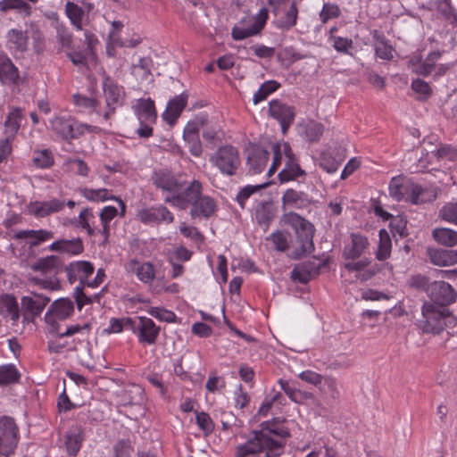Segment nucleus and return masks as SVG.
<instances>
[{
	"instance_id": "nucleus-1",
	"label": "nucleus",
	"mask_w": 457,
	"mask_h": 457,
	"mask_svg": "<svg viewBox=\"0 0 457 457\" xmlns=\"http://www.w3.org/2000/svg\"><path fill=\"white\" fill-rule=\"evenodd\" d=\"M253 437L237 448L236 457H249L264 453L262 457H278L282 454L285 439L289 431L270 422H262L260 430L251 433Z\"/></svg>"
},
{
	"instance_id": "nucleus-2",
	"label": "nucleus",
	"mask_w": 457,
	"mask_h": 457,
	"mask_svg": "<svg viewBox=\"0 0 457 457\" xmlns=\"http://www.w3.org/2000/svg\"><path fill=\"white\" fill-rule=\"evenodd\" d=\"M284 222L290 225L295 231L297 243L300 245L293 253V258L301 259L314 250V228L311 222L295 212L283 216Z\"/></svg>"
},
{
	"instance_id": "nucleus-3",
	"label": "nucleus",
	"mask_w": 457,
	"mask_h": 457,
	"mask_svg": "<svg viewBox=\"0 0 457 457\" xmlns=\"http://www.w3.org/2000/svg\"><path fill=\"white\" fill-rule=\"evenodd\" d=\"M424 319L423 330L427 333L439 334L448 323L453 321V316L446 307L425 303L422 306Z\"/></svg>"
},
{
	"instance_id": "nucleus-4",
	"label": "nucleus",
	"mask_w": 457,
	"mask_h": 457,
	"mask_svg": "<svg viewBox=\"0 0 457 457\" xmlns=\"http://www.w3.org/2000/svg\"><path fill=\"white\" fill-rule=\"evenodd\" d=\"M50 124L52 129L65 140L78 138L86 131L98 133L101 130L96 126L78 123L71 117H55Z\"/></svg>"
},
{
	"instance_id": "nucleus-5",
	"label": "nucleus",
	"mask_w": 457,
	"mask_h": 457,
	"mask_svg": "<svg viewBox=\"0 0 457 457\" xmlns=\"http://www.w3.org/2000/svg\"><path fill=\"white\" fill-rule=\"evenodd\" d=\"M202 191L203 185L199 180L193 179L191 181H187L183 178L182 187H179V189L174 195H167L164 202L181 210H185L190 206L193 202L199 198Z\"/></svg>"
},
{
	"instance_id": "nucleus-6",
	"label": "nucleus",
	"mask_w": 457,
	"mask_h": 457,
	"mask_svg": "<svg viewBox=\"0 0 457 457\" xmlns=\"http://www.w3.org/2000/svg\"><path fill=\"white\" fill-rule=\"evenodd\" d=\"M210 161L227 176H233L240 166L241 160L238 151L232 145L220 147L210 158Z\"/></svg>"
},
{
	"instance_id": "nucleus-7",
	"label": "nucleus",
	"mask_w": 457,
	"mask_h": 457,
	"mask_svg": "<svg viewBox=\"0 0 457 457\" xmlns=\"http://www.w3.org/2000/svg\"><path fill=\"white\" fill-rule=\"evenodd\" d=\"M18 427L13 419H0V454L9 456L13 453L18 444Z\"/></svg>"
},
{
	"instance_id": "nucleus-8",
	"label": "nucleus",
	"mask_w": 457,
	"mask_h": 457,
	"mask_svg": "<svg viewBox=\"0 0 457 457\" xmlns=\"http://www.w3.org/2000/svg\"><path fill=\"white\" fill-rule=\"evenodd\" d=\"M74 310L73 303L70 299L61 298L54 301L45 315V320L51 326L50 333L57 332L58 320H65L71 315Z\"/></svg>"
},
{
	"instance_id": "nucleus-9",
	"label": "nucleus",
	"mask_w": 457,
	"mask_h": 457,
	"mask_svg": "<svg viewBox=\"0 0 457 457\" xmlns=\"http://www.w3.org/2000/svg\"><path fill=\"white\" fill-rule=\"evenodd\" d=\"M269 113L273 119L279 122L283 134L287 133L295 117V107L278 99L272 100L269 103Z\"/></svg>"
},
{
	"instance_id": "nucleus-10",
	"label": "nucleus",
	"mask_w": 457,
	"mask_h": 457,
	"mask_svg": "<svg viewBox=\"0 0 457 457\" xmlns=\"http://www.w3.org/2000/svg\"><path fill=\"white\" fill-rule=\"evenodd\" d=\"M160 330V327L149 318L138 317L137 320H133L132 331L137 335L138 341L142 344H155Z\"/></svg>"
},
{
	"instance_id": "nucleus-11",
	"label": "nucleus",
	"mask_w": 457,
	"mask_h": 457,
	"mask_svg": "<svg viewBox=\"0 0 457 457\" xmlns=\"http://www.w3.org/2000/svg\"><path fill=\"white\" fill-rule=\"evenodd\" d=\"M103 88L105 96L108 111L104 112V118L108 120L116 108L121 104L123 98L122 87L118 86L112 79L105 78L103 82Z\"/></svg>"
},
{
	"instance_id": "nucleus-12",
	"label": "nucleus",
	"mask_w": 457,
	"mask_h": 457,
	"mask_svg": "<svg viewBox=\"0 0 457 457\" xmlns=\"http://www.w3.org/2000/svg\"><path fill=\"white\" fill-rule=\"evenodd\" d=\"M267 19V9L262 8L256 16L250 19L251 25L249 27H235L232 30V37L235 40H242L258 34L263 29Z\"/></svg>"
},
{
	"instance_id": "nucleus-13",
	"label": "nucleus",
	"mask_w": 457,
	"mask_h": 457,
	"mask_svg": "<svg viewBox=\"0 0 457 457\" xmlns=\"http://www.w3.org/2000/svg\"><path fill=\"white\" fill-rule=\"evenodd\" d=\"M430 298L437 306L446 307L456 299V293L453 287L445 281H436L429 287Z\"/></svg>"
},
{
	"instance_id": "nucleus-14",
	"label": "nucleus",
	"mask_w": 457,
	"mask_h": 457,
	"mask_svg": "<svg viewBox=\"0 0 457 457\" xmlns=\"http://www.w3.org/2000/svg\"><path fill=\"white\" fill-rule=\"evenodd\" d=\"M181 175H174L168 170H158L153 174L152 179L154 186L164 192H168L169 195H174L176 192L182 187Z\"/></svg>"
},
{
	"instance_id": "nucleus-15",
	"label": "nucleus",
	"mask_w": 457,
	"mask_h": 457,
	"mask_svg": "<svg viewBox=\"0 0 457 457\" xmlns=\"http://www.w3.org/2000/svg\"><path fill=\"white\" fill-rule=\"evenodd\" d=\"M63 270L67 274L68 280L71 284L79 280V285H86L87 278L94 273V265L87 261H77L64 265Z\"/></svg>"
},
{
	"instance_id": "nucleus-16",
	"label": "nucleus",
	"mask_w": 457,
	"mask_h": 457,
	"mask_svg": "<svg viewBox=\"0 0 457 457\" xmlns=\"http://www.w3.org/2000/svg\"><path fill=\"white\" fill-rule=\"evenodd\" d=\"M16 240H25L29 248H35L41 244L54 238V233L48 229H24L16 232L13 237Z\"/></svg>"
},
{
	"instance_id": "nucleus-17",
	"label": "nucleus",
	"mask_w": 457,
	"mask_h": 457,
	"mask_svg": "<svg viewBox=\"0 0 457 457\" xmlns=\"http://www.w3.org/2000/svg\"><path fill=\"white\" fill-rule=\"evenodd\" d=\"M137 217L145 224L162 221L171 223L174 220L172 213L167 207L162 205L139 210Z\"/></svg>"
},
{
	"instance_id": "nucleus-18",
	"label": "nucleus",
	"mask_w": 457,
	"mask_h": 457,
	"mask_svg": "<svg viewBox=\"0 0 457 457\" xmlns=\"http://www.w3.org/2000/svg\"><path fill=\"white\" fill-rule=\"evenodd\" d=\"M84 243L80 237L71 239L61 238L54 241L48 246V250L51 252L65 253L71 256L79 255L84 252Z\"/></svg>"
},
{
	"instance_id": "nucleus-19",
	"label": "nucleus",
	"mask_w": 457,
	"mask_h": 457,
	"mask_svg": "<svg viewBox=\"0 0 457 457\" xmlns=\"http://www.w3.org/2000/svg\"><path fill=\"white\" fill-rule=\"evenodd\" d=\"M33 271H38L46 275L54 273L57 275L63 271L64 264L62 258L58 255H48L37 259L30 265Z\"/></svg>"
},
{
	"instance_id": "nucleus-20",
	"label": "nucleus",
	"mask_w": 457,
	"mask_h": 457,
	"mask_svg": "<svg viewBox=\"0 0 457 457\" xmlns=\"http://www.w3.org/2000/svg\"><path fill=\"white\" fill-rule=\"evenodd\" d=\"M190 206V215L193 219H208L215 212L216 210V204L213 198L209 195H204L202 193H200L199 198L193 202Z\"/></svg>"
},
{
	"instance_id": "nucleus-21",
	"label": "nucleus",
	"mask_w": 457,
	"mask_h": 457,
	"mask_svg": "<svg viewBox=\"0 0 457 457\" xmlns=\"http://www.w3.org/2000/svg\"><path fill=\"white\" fill-rule=\"evenodd\" d=\"M270 153L260 145H252L248 149L247 163L250 166V170L258 174L261 173L266 167L269 160Z\"/></svg>"
},
{
	"instance_id": "nucleus-22",
	"label": "nucleus",
	"mask_w": 457,
	"mask_h": 457,
	"mask_svg": "<svg viewBox=\"0 0 457 457\" xmlns=\"http://www.w3.org/2000/svg\"><path fill=\"white\" fill-rule=\"evenodd\" d=\"M21 302L23 315L26 316L29 314L32 317H36L43 312L46 304L50 302V298L39 294H35L34 297L27 295L21 297Z\"/></svg>"
},
{
	"instance_id": "nucleus-23",
	"label": "nucleus",
	"mask_w": 457,
	"mask_h": 457,
	"mask_svg": "<svg viewBox=\"0 0 457 457\" xmlns=\"http://www.w3.org/2000/svg\"><path fill=\"white\" fill-rule=\"evenodd\" d=\"M369 246L368 238L360 234L351 235V244L346 245L343 250V257L345 260H356L360 258Z\"/></svg>"
},
{
	"instance_id": "nucleus-24",
	"label": "nucleus",
	"mask_w": 457,
	"mask_h": 457,
	"mask_svg": "<svg viewBox=\"0 0 457 457\" xmlns=\"http://www.w3.org/2000/svg\"><path fill=\"white\" fill-rule=\"evenodd\" d=\"M0 315L4 319H10L16 324L20 319V309L14 295L3 294L0 295Z\"/></svg>"
},
{
	"instance_id": "nucleus-25",
	"label": "nucleus",
	"mask_w": 457,
	"mask_h": 457,
	"mask_svg": "<svg viewBox=\"0 0 457 457\" xmlns=\"http://www.w3.org/2000/svg\"><path fill=\"white\" fill-rule=\"evenodd\" d=\"M187 104V95L181 94L170 100L165 112L162 114L163 119L170 125L174 124L182 111Z\"/></svg>"
},
{
	"instance_id": "nucleus-26",
	"label": "nucleus",
	"mask_w": 457,
	"mask_h": 457,
	"mask_svg": "<svg viewBox=\"0 0 457 457\" xmlns=\"http://www.w3.org/2000/svg\"><path fill=\"white\" fill-rule=\"evenodd\" d=\"M64 207V202L53 199L46 202H34L29 204V212L36 217H46L61 211Z\"/></svg>"
},
{
	"instance_id": "nucleus-27",
	"label": "nucleus",
	"mask_w": 457,
	"mask_h": 457,
	"mask_svg": "<svg viewBox=\"0 0 457 457\" xmlns=\"http://www.w3.org/2000/svg\"><path fill=\"white\" fill-rule=\"evenodd\" d=\"M29 37L26 31L12 29L6 34V46L15 53H24L28 49Z\"/></svg>"
},
{
	"instance_id": "nucleus-28",
	"label": "nucleus",
	"mask_w": 457,
	"mask_h": 457,
	"mask_svg": "<svg viewBox=\"0 0 457 457\" xmlns=\"http://www.w3.org/2000/svg\"><path fill=\"white\" fill-rule=\"evenodd\" d=\"M430 262L436 266H451L457 263V251L428 248Z\"/></svg>"
},
{
	"instance_id": "nucleus-29",
	"label": "nucleus",
	"mask_w": 457,
	"mask_h": 457,
	"mask_svg": "<svg viewBox=\"0 0 457 457\" xmlns=\"http://www.w3.org/2000/svg\"><path fill=\"white\" fill-rule=\"evenodd\" d=\"M84 440V429L81 426L74 425L65 435V446L69 455L75 456L79 451Z\"/></svg>"
},
{
	"instance_id": "nucleus-30",
	"label": "nucleus",
	"mask_w": 457,
	"mask_h": 457,
	"mask_svg": "<svg viewBox=\"0 0 457 457\" xmlns=\"http://www.w3.org/2000/svg\"><path fill=\"white\" fill-rule=\"evenodd\" d=\"M134 111L139 122H155L156 120L154 103L150 98L138 100L134 106Z\"/></svg>"
},
{
	"instance_id": "nucleus-31",
	"label": "nucleus",
	"mask_w": 457,
	"mask_h": 457,
	"mask_svg": "<svg viewBox=\"0 0 457 457\" xmlns=\"http://www.w3.org/2000/svg\"><path fill=\"white\" fill-rule=\"evenodd\" d=\"M319 266L314 262H304L296 265L291 271V278L300 283H308L313 274H317Z\"/></svg>"
},
{
	"instance_id": "nucleus-32",
	"label": "nucleus",
	"mask_w": 457,
	"mask_h": 457,
	"mask_svg": "<svg viewBox=\"0 0 457 457\" xmlns=\"http://www.w3.org/2000/svg\"><path fill=\"white\" fill-rule=\"evenodd\" d=\"M80 192H81V195L85 198H87L89 201H93V202H100V201L104 202L108 199L116 200L119 203L120 209H121L120 214L122 216L124 215L125 209H126V205H125L124 202L121 199L110 195L108 189H106V188H99V189L83 188L80 190Z\"/></svg>"
},
{
	"instance_id": "nucleus-33",
	"label": "nucleus",
	"mask_w": 457,
	"mask_h": 457,
	"mask_svg": "<svg viewBox=\"0 0 457 457\" xmlns=\"http://www.w3.org/2000/svg\"><path fill=\"white\" fill-rule=\"evenodd\" d=\"M436 198V192L432 188H424L418 184H411L409 202L413 204L430 203Z\"/></svg>"
},
{
	"instance_id": "nucleus-34",
	"label": "nucleus",
	"mask_w": 457,
	"mask_h": 457,
	"mask_svg": "<svg viewBox=\"0 0 457 457\" xmlns=\"http://www.w3.org/2000/svg\"><path fill=\"white\" fill-rule=\"evenodd\" d=\"M440 57H441L440 52H432L427 56V58L423 62H421V61L414 62L413 60H411L410 62V63L411 65V70L413 72H415L419 75L428 76L432 72V71L435 68L436 61Z\"/></svg>"
},
{
	"instance_id": "nucleus-35",
	"label": "nucleus",
	"mask_w": 457,
	"mask_h": 457,
	"mask_svg": "<svg viewBox=\"0 0 457 457\" xmlns=\"http://www.w3.org/2000/svg\"><path fill=\"white\" fill-rule=\"evenodd\" d=\"M275 207L271 202H263L257 205L255 218L260 226L267 230L270 223L275 217Z\"/></svg>"
},
{
	"instance_id": "nucleus-36",
	"label": "nucleus",
	"mask_w": 457,
	"mask_h": 457,
	"mask_svg": "<svg viewBox=\"0 0 457 457\" xmlns=\"http://www.w3.org/2000/svg\"><path fill=\"white\" fill-rule=\"evenodd\" d=\"M306 172L303 170L298 162V160L293 159L286 161L285 167L278 173V179L280 182H287L295 180L300 177L305 176Z\"/></svg>"
},
{
	"instance_id": "nucleus-37",
	"label": "nucleus",
	"mask_w": 457,
	"mask_h": 457,
	"mask_svg": "<svg viewBox=\"0 0 457 457\" xmlns=\"http://www.w3.org/2000/svg\"><path fill=\"white\" fill-rule=\"evenodd\" d=\"M432 237L439 245L452 247L457 245V231L448 228H436L432 230Z\"/></svg>"
},
{
	"instance_id": "nucleus-38",
	"label": "nucleus",
	"mask_w": 457,
	"mask_h": 457,
	"mask_svg": "<svg viewBox=\"0 0 457 457\" xmlns=\"http://www.w3.org/2000/svg\"><path fill=\"white\" fill-rule=\"evenodd\" d=\"M22 120L23 114L21 108H15L8 114L4 122L7 137L12 139L14 138L15 135L21 128Z\"/></svg>"
},
{
	"instance_id": "nucleus-39",
	"label": "nucleus",
	"mask_w": 457,
	"mask_h": 457,
	"mask_svg": "<svg viewBox=\"0 0 457 457\" xmlns=\"http://www.w3.org/2000/svg\"><path fill=\"white\" fill-rule=\"evenodd\" d=\"M411 183H400V179L393 178L389 184V194L396 201L409 202Z\"/></svg>"
},
{
	"instance_id": "nucleus-40",
	"label": "nucleus",
	"mask_w": 457,
	"mask_h": 457,
	"mask_svg": "<svg viewBox=\"0 0 457 457\" xmlns=\"http://www.w3.org/2000/svg\"><path fill=\"white\" fill-rule=\"evenodd\" d=\"M19 78L18 69L5 55H0V79L15 83Z\"/></svg>"
},
{
	"instance_id": "nucleus-41",
	"label": "nucleus",
	"mask_w": 457,
	"mask_h": 457,
	"mask_svg": "<svg viewBox=\"0 0 457 457\" xmlns=\"http://www.w3.org/2000/svg\"><path fill=\"white\" fill-rule=\"evenodd\" d=\"M65 13L70 19L71 23L78 29H82V20L85 15L84 10L73 2H67L65 4Z\"/></svg>"
},
{
	"instance_id": "nucleus-42",
	"label": "nucleus",
	"mask_w": 457,
	"mask_h": 457,
	"mask_svg": "<svg viewBox=\"0 0 457 457\" xmlns=\"http://www.w3.org/2000/svg\"><path fill=\"white\" fill-rule=\"evenodd\" d=\"M92 219H95L92 209L85 208L79 212V217L72 221V224L75 227L86 229L89 236H94L96 228H93L90 224Z\"/></svg>"
},
{
	"instance_id": "nucleus-43",
	"label": "nucleus",
	"mask_w": 457,
	"mask_h": 457,
	"mask_svg": "<svg viewBox=\"0 0 457 457\" xmlns=\"http://www.w3.org/2000/svg\"><path fill=\"white\" fill-rule=\"evenodd\" d=\"M9 10H17L21 14L29 16L31 7L23 0H2L0 1V11L7 12Z\"/></svg>"
},
{
	"instance_id": "nucleus-44",
	"label": "nucleus",
	"mask_w": 457,
	"mask_h": 457,
	"mask_svg": "<svg viewBox=\"0 0 457 457\" xmlns=\"http://www.w3.org/2000/svg\"><path fill=\"white\" fill-rule=\"evenodd\" d=\"M56 37L58 42V52L72 48V34L62 24H55Z\"/></svg>"
},
{
	"instance_id": "nucleus-45",
	"label": "nucleus",
	"mask_w": 457,
	"mask_h": 457,
	"mask_svg": "<svg viewBox=\"0 0 457 457\" xmlns=\"http://www.w3.org/2000/svg\"><path fill=\"white\" fill-rule=\"evenodd\" d=\"M21 374L13 364L0 366V386H7L19 381Z\"/></svg>"
},
{
	"instance_id": "nucleus-46",
	"label": "nucleus",
	"mask_w": 457,
	"mask_h": 457,
	"mask_svg": "<svg viewBox=\"0 0 457 457\" xmlns=\"http://www.w3.org/2000/svg\"><path fill=\"white\" fill-rule=\"evenodd\" d=\"M306 194L299 192L295 189H287L282 196V204L284 208L289 207H300L301 204L306 200Z\"/></svg>"
},
{
	"instance_id": "nucleus-47",
	"label": "nucleus",
	"mask_w": 457,
	"mask_h": 457,
	"mask_svg": "<svg viewBox=\"0 0 457 457\" xmlns=\"http://www.w3.org/2000/svg\"><path fill=\"white\" fill-rule=\"evenodd\" d=\"M298 10L295 2H292L285 16L278 21L277 26L282 29L288 30L296 24Z\"/></svg>"
},
{
	"instance_id": "nucleus-48",
	"label": "nucleus",
	"mask_w": 457,
	"mask_h": 457,
	"mask_svg": "<svg viewBox=\"0 0 457 457\" xmlns=\"http://www.w3.org/2000/svg\"><path fill=\"white\" fill-rule=\"evenodd\" d=\"M279 83L275 80H269L264 82L253 95V104H257L260 102L265 100L268 96L275 92L279 87Z\"/></svg>"
},
{
	"instance_id": "nucleus-49",
	"label": "nucleus",
	"mask_w": 457,
	"mask_h": 457,
	"mask_svg": "<svg viewBox=\"0 0 457 457\" xmlns=\"http://www.w3.org/2000/svg\"><path fill=\"white\" fill-rule=\"evenodd\" d=\"M379 245L376 255L379 261H384L390 255L391 239L385 229L379 231Z\"/></svg>"
},
{
	"instance_id": "nucleus-50",
	"label": "nucleus",
	"mask_w": 457,
	"mask_h": 457,
	"mask_svg": "<svg viewBox=\"0 0 457 457\" xmlns=\"http://www.w3.org/2000/svg\"><path fill=\"white\" fill-rule=\"evenodd\" d=\"M324 394L328 395L332 400L336 401L340 397V392L336 378L332 377H325L321 384V389Z\"/></svg>"
},
{
	"instance_id": "nucleus-51",
	"label": "nucleus",
	"mask_w": 457,
	"mask_h": 457,
	"mask_svg": "<svg viewBox=\"0 0 457 457\" xmlns=\"http://www.w3.org/2000/svg\"><path fill=\"white\" fill-rule=\"evenodd\" d=\"M33 162L39 168H49L54 163L53 154L48 149L36 151L34 153Z\"/></svg>"
},
{
	"instance_id": "nucleus-52",
	"label": "nucleus",
	"mask_w": 457,
	"mask_h": 457,
	"mask_svg": "<svg viewBox=\"0 0 457 457\" xmlns=\"http://www.w3.org/2000/svg\"><path fill=\"white\" fill-rule=\"evenodd\" d=\"M133 320L131 318H112L110 320V326L108 328L104 329V332L111 333H120L122 331L123 328H129L132 330Z\"/></svg>"
},
{
	"instance_id": "nucleus-53",
	"label": "nucleus",
	"mask_w": 457,
	"mask_h": 457,
	"mask_svg": "<svg viewBox=\"0 0 457 457\" xmlns=\"http://www.w3.org/2000/svg\"><path fill=\"white\" fill-rule=\"evenodd\" d=\"M389 227L394 236L398 234L400 237L407 235V220L402 215L391 216L389 219Z\"/></svg>"
},
{
	"instance_id": "nucleus-54",
	"label": "nucleus",
	"mask_w": 457,
	"mask_h": 457,
	"mask_svg": "<svg viewBox=\"0 0 457 457\" xmlns=\"http://www.w3.org/2000/svg\"><path fill=\"white\" fill-rule=\"evenodd\" d=\"M324 127L315 120L309 121L305 126V136L310 142H316L322 136Z\"/></svg>"
},
{
	"instance_id": "nucleus-55",
	"label": "nucleus",
	"mask_w": 457,
	"mask_h": 457,
	"mask_svg": "<svg viewBox=\"0 0 457 457\" xmlns=\"http://www.w3.org/2000/svg\"><path fill=\"white\" fill-rule=\"evenodd\" d=\"M377 40L378 42L375 46L376 55L384 60H391L393 58L392 46L386 42L383 36L378 37Z\"/></svg>"
},
{
	"instance_id": "nucleus-56",
	"label": "nucleus",
	"mask_w": 457,
	"mask_h": 457,
	"mask_svg": "<svg viewBox=\"0 0 457 457\" xmlns=\"http://www.w3.org/2000/svg\"><path fill=\"white\" fill-rule=\"evenodd\" d=\"M437 11L448 21L457 22V13L451 4V0H440L436 4Z\"/></svg>"
},
{
	"instance_id": "nucleus-57",
	"label": "nucleus",
	"mask_w": 457,
	"mask_h": 457,
	"mask_svg": "<svg viewBox=\"0 0 457 457\" xmlns=\"http://www.w3.org/2000/svg\"><path fill=\"white\" fill-rule=\"evenodd\" d=\"M143 400V389L133 385L129 389L125 391L123 395L124 405H133Z\"/></svg>"
},
{
	"instance_id": "nucleus-58",
	"label": "nucleus",
	"mask_w": 457,
	"mask_h": 457,
	"mask_svg": "<svg viewBox=\"0 0 457 457\" xmlns=\"http://www.w3.org/2000/svg\"><path fill=\"white\" fill-rule=\"evenodd\" d=\"M267 186V183L262 185H247L243 187L237 195V201L241 208H245V201L255 192L260 191Z\"/></svg>"
},
{
	"instance_id": "nucleus-59",
	"label": "nucleus",
	"mask_w": 457,
	"mask_h": 457,
	"mask_svg": "<svg viewBox=\"0 0 457 457\" xmlns=\"http://www.w3.org/2000/svg\"><path fill=\"white\" fill-rule=\"evenodd\" d=\"M137 276L144 283H150L155 277L154 268L150 262H144L137 268Z\"/></svg>"
},
{
	"instance_id": "nucleus-60",
	"label": "nucleus",
	"mask_w": 457,
	"mask_h": 457,
	"mask_svg": "<svg viewBox=\"0 0 457 457\" xmlns=\"http://www.w3.org/2000/svg\"><path fill=\"white\" fill-rule=\"evenodd\" d=\"M341 14L340 8L337 4L325 3L320 12V18L322 23L328 22L330 19L338 18Z\"/></svg>"
},
{
	"instance_id": "nucleus-61",
	"label": "nucleus",
	"mask_w": 457,
	"mask_h": 457,
	"mask_svg": "<svg viewBox=\"0 0 457 457\" xmlns=\"http://www.w3.org/2000/svg\"><path fill=\"white\" fill-rule=\"evenodd\" d=\"M439 217L457 225V203H448L439 211Z\"/></svg>"
},
{
	"instance_id": "nucleus-62",
	"label": "nucleus",
	"mask_w": 457,
	"mask_h": 457,
	"mask_svg": "<svg viewBox=\"0 0 457 457\" xmlns=\"http://www.w3.org/2000/svg\"><path fill=\"white\" fill-rule=\"evenodd\" d=\"M153 64L154 62L151 57H142L139 59L137 64L131 66V71L134 74H137V71L141 70L143 71L141 74L142 79H147V77L151 75Z\"/></svg>"
},
{
	"instance_id": "nucleus-63",
	"label": "nucleus",
	"mask_w": 457,
	"mask_h": 457,
	"mask_svg": "<svg viewBox=\"0 0 457 457\" xmlns=\"http://www.w3.org/2000/svg\"><path fill=\"white\" fill-rule=\"evenodd\" d=\"M148 313L161 321L173 322L176 315L173 312L160 307H151Z\"/></svg>"
},
{
	"instance_id": "nucleus-64",
	"label": "nucleus",
	"mask_w": 457,
	"mask_h": 457,
	"mask_svg": "<svg viewBox=\"0 0 457 457\" xmlns=\"http://www.w3.org/2000/svg\"><path fill=\"white\" fill-rule=\"evenodd\" d=\"M133 448L129 440H120L113 447L114 457H130Z\"/></svg>"
}]
</instances>
